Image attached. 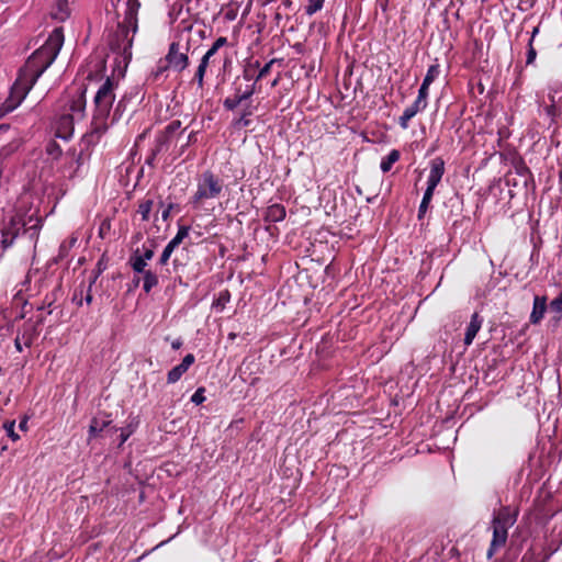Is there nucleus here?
Returning a JSON list of instances; mask_svg holds the SVG:
<instances>
[{
    "label": "nucleus",
    "instance_id": "4d7b16f0",
    "mask_svg": "<svg viewBox=\"0 0 562 562\" xmlns=\"http://www.w3.org/2000/svg\"><path fill=\"white\" fill-rule=\"evenodd\" d=\"M182 344H183L182 340L180 338H178L171 342V347H172V349L177 350V349L181 348Z\"/></svg>",
    "mask_w": 562,
    "mask_h": 562
},
{
    "label": "nucleus",
    "instance_id": "7c9ffc66",
    "mask_svg": "<svg viewBox=\"0 0 562 562\" xmlns=\"http://www.w3.org/2000/svg\"><path fill=\"white\" fill-rule=\"evenodd\" d=\"M177 248L176 245H173L171 241H169L166 247L164 248L160 258L158 260L159 266H166L173 252V250Z\"/></svg>",
    "mask_w": 562,
    "mask_h": 562
},
{
    "label": "nucleus",
    "instance_id": "3c124183",
    "mask_svg": "<svg viewBox=\"0 0 562 562\" xmlns=\"http://www.w3.org/2000/svg\"><path fill=\"white\" fill-rule=\"evenodd\" d=\"M23 340L21 339L20 335H16L15 339H14V347L16 349V351L19 352H22L23 350Z\"/></svg>",
    "mask_w": 562,
    "mask_h": 562
},
{
    "label": "nucleus",
    "instance_id": "603ef678",
    "mask_svg": "<svg viewBox=\"0 0 562 562\" xmlns=\"http://www.w3.org/2000/svg\"><path fill=\"white\" fill-rule=\"evenodd\" d=\"M82 293L83 291L81 290L80 293L78 294L77 291L74 293V296H72V301L77 304V305H81L82 304Z\"/></svg>",
    "mask_w": 562,
    "mask_h": 562
},
{
    "label": "nucleus",
    "instance_id": "c9c22d12",
    "mask_svg": "<svg viewBox=\"0 0 562 562\" xmlns=\"http://www.w3.org/2000/svg\"><path fill=\"white\" fill-rule=\"evenodd\" d=\"M549 308L552 313L559 315V317L562 315V291L550 302Z\"/></svg>",
    "mask_w": 562,
    "mask_h": 562
},
{
    "label": "nucleus",
    "instance_id": "6e6552de",
    "mask_svg": "<svg viewBox=\"0 0 562 562\" xmlns=\"http://www.w3.org/2000/svg\"><path fill=\"white\" fill-rule=\"evenodd\" d=\"M165 59L170 68L179 72L184 70L189 66V57L186 53H181L179 50V43L177 42H172L169 45V49Z\"/></svg>",
    "mask_w": 562,
    "mask_h": 562
},
{
    "label": "nucleus",
    "instance_id": "423d86ee",
    "mask_svg": "<svg viewBox=\"0 0 562 562\" xmlns=\"http://www.w3.org/2000/svg\"><path fill=\"white\" fill-rule=\"evenodd\" d=\"M223 189V180L211 170H206L198 178L196 191L190 198V204L194 209H202L207 200L220 198Z\"/></svg>",
    "mask_w": 562,
    "mask_h": 562
},
{
    "label": "nucleus",
    "instance_id": "49530a36",
    "mask_svg": "<svg viewBox=\"0 0 562 562\" xmlns=\"http://www.w3.org/2000/svg\"><path fill=\"white\" fill-rule=\"evenodd\" d=\"M173 209V203H169L165 210L161 212V218L164 221H168L170 217L171 210Z\"/></svg>",
    "mask_w": 562,
    "mask_h": 562
},
{
    "label": "nucleus",
    "instance_id": "a878e982",
    "mask_svg": "<svg viewBox=\"0 0 562 562\" xmlns=\"http://www.w3.org/2000/svg\"><path fill=\"white\" fill-rule=\"evenodd\" d=\"M110 424L108 420H100L98 418H92L89 426V439L99 436L103 429Z\"/></svg>",
    "mask_w": 562,
    "mask_h": 562
},
{
    "label": "nucleus",
    "instance_id": "f704fd0d",
    "mask_svg": "<svg viewBox=\"0 0 562 562\" xmlns=\"http://www.w3.org/2000/svg\"><path fill=\"white\" fill-rule=\"evenodd\" d=\"M307 1H308V4L305 8V13L307 15H313L323 8L325 0H307Z\"/></svg>",
    "mask_w": 562,
    "mask_h": 562
},
{
    "label": "nucleus",
    "instance_id": "4468645a",
    "mask_svg": "<svg viewBox=\"0 0 562 562\" xmlns=\"http://www.w3.org/2000/svg\"><path fill=\"white\" fill-rule=\"evenodd\" d=\"M427 106H425L424 104H422L420 102L418 101H414L413 104H411L409 106H407L404 111H403V114L398 117V125L403 128V130H406L408 127V123L409 121L419 112L424 111Z\"/></svg>",
    "mask_w": 562,
    "mask_h": 562
},
{
    "label": "nucleus",
    "instance_id": "39448f33",
    "mask_svg": "<svg viewBox=\"0 0 562 562\" xmlns=\"http://www.w3.org/2000/svg\"><path fill=\"white\" fill-rule=\"evenodd\" d=\"M517 517L518 512L513 510L509 506H502L498 512H494L491 521L493 536L486 553L488 559L505 547L508 538V529L515 525Z\"/></svg>",
    "mask_w": 562,
    "mask_h": 562
},
{
    "label": "nucleus",
    "instance_id": "473e14b6",
    "mask_svg": "<svg viewBox=\"0 0 562 562\" xmlns=\"http://www.w3.org/2000/svg\"><path fill=\"white\" fill-rule=\"evenodd\" d=\"M136 250H138V256L147 262L151 260L155 255L154 243H151L149 246L144 244L142 248H137Z\"/></svg>",
    "mask_w": 562,
    "mask_h": 562
},
{
    "label": "nucleus",
    "instance_id": "393cba45",
    "mask_svg": "<svg viewBox=\"0 0 562 562\" xmlns=\"http://www.w3.org/2000/svg\"><path fill=\"white\" fill-rule=\"evenodd\" d=\"M169 68L170 67H169L168 63L166 61V59H160L150 74V77H149L150 80L153 82H158L160 80H164L167 77L166 72Z\"/></svg>",
    "mask_w": 562,
    "mask_h": 562
},
{
    "label": "nucleus",
    "instance_id": "e433bc0d",
    "mask_svg": "<svg viewBox=\"0 0 562 562\" xmlns=\"http://www.w3.org/2000/svg\"><path fill=\"white\" fill-rule=\"evenodd\" d=\"M429 87L430 86H428L427 83L422 82V86L418 90V95L416 98V101L420 102L425 106H427V104H428L427 99H428V93H429Z\"/></svg>",
    "mask_w": 562,
    "mask_h": 562
},
{
    "label": "nucleus",
    "instance_id": "6ab92c4d",
    "mask_svg": "<svg viewBox=\"0 0 562 562\" xmlns=\"http://www.w3.org/2000/svg\"><path fill=\"white\" fill-rule=\"evenodd\" d=\"M254 109L255 108L250 106L249 104L245 105L240 116L235 117L233 120V122H232L233 127L238 128V130L248 127L251 124V120L249 119V116L252 115Z\"/></svg>",
    "mask_w": 562,
    "mask_h": 562
},
{
    "label": "nucleus",
    "instance_id": "de8ad7c7",
    "mask_svg": "<svg viewBox=\"0 0 562 562\" xmlns=\"http://www.w3.org/2000/svg\"><path fill=\"white\" fill-rule=\"evenodd\" d=\"M133 430L132 429H125L123 428L121 430V435H120V438H121V442L120 445H123L127 439L128 437L132 435Z\"/></svg>",
    "mask_w": 562,
    "mask_h": 562
},
{
    "label": "nucleus",
    "instance_id": "680f3d73",
    "mask_svg": "<svg viewBox=\"0 0 562 562\" xmlns=\"http://www.w3.org/2000/svg\"><path fill=\"white\" fill-rule=\"evenodd\" d=\"M26 424H27V419L26 418L22 419L19 425L20 429L25 430Z\"/></svg>",
    "mask_w": 562,
    "mask_h": 562
},
{
    "label": "nucleus",
    "instance_id": "69168bd1",
    "mask_svg": "<svg viewBox=\"0 0 562 562\" xmlns=\"http://www.w3.org/2000/svg\"><path fill=\"white\" fill-rule=\"evenodd\" d=\"M188 146H186V143L181 145L179 155H182Z\"/></svg>",
    "mask_w": 562,
    "mask_h": 562
},
{
    "label": "nucleus",
    "instance_id": "20e7f679",
    "mask_svg": "<svg viewBox=\"0 0 562 562\" xmlns=\"http://www.w3.org/2000/svg\"><path fill=\"white\" fill-rule=\"evenodd\" d=\"M139 7V1L127 0L124 20L117 23L116 30L109 38L111 50L121 55L125 61H128L132 58L131 49L134 35L138 29L137 14Z\"/></svg>",
    "mask_w": 562,
    "mask_h": 562
},
{
    "label": "nucleus",
    "instance_id": "7ed1b4c3",
    "mask_svg": "<svg viewBox=\"0 0 562 562\" xmlns=\"http://www.w3.org/2000/svg\"><path fill=\"white\" fill-rule=\"evenodd\" d=\"M42 227L43 218L35 214L25 217L16 213L8 221H4L0 226V258L3 256L4 251L12 246L21 232H23L35 246Z\"/></svg>",
    "mask_w": 562,
    "mask_h": 562
},
{
    "label": "nucleus",
    "instance_id": "37998d69",
    "mask_svg": "<svg viewBox=\"0 0 562 562\" xmlns=\"http://www.w3.org/2000/svg\"><path fill=\"white\" fill-rule=\"evenodd\" d=\"M160 146L165 147L166 149H168L169 147V144L171 142V136L167 135L166 133H164L162 131L156 136V139H155Z\"/></svg>",
    "mask_w": 562,
    "mask_h": 562
},
{
    "label": "nucleus",
    "instance_id": "2f4dec72",
    "mask_svg": "<svg viewBox=\"0 0 562 562\" xmlns=\"http://www.w3.org/2000/svg\"><path fill=\"white\" fill-rule=\"evenodd\" d=\"M206 68L207 67L199 64L198 69L193 76L192 83H196L199 89H203L204 87V76L206 72Z\"/></svg>",
    "mask_w": 562,
    "mask_h": 562
},
{
    "label": "nucleus",
    "instance_id": "f8f14e48",
    "mask_svg": "<svg viewBox=\"0 0 562 562\" xmlns=\"http://www.w3.org/2000/svg\"><path fill=\"white\" fill-rule=\"evenodd\" d=\"M86 88L80 90L69 102L70 115L75 116V120H82L86 113Z\"/></svg>",
    "mask_w": 562,
    "mask_h": 562
},
{
    "label": "nucleus",
    "instance_id": "f257e3e1",
    "mask_svg": "<svg viewBox=\"0 0 562 562\" xmlns=\"http://www.w3.org/2000/svg\"><path fill=\"white\" fill-rule=\"evenodd\" d=\"M64 44V32L56 27L45 43L37 48L20 69L16 80L11 87L9 97L0 106V115L14 111L32 90L37 79L54 63Z\"/></svg>",
    "mask_w": 562,
    "mask_h": 562
},
{
    "label": "nucleus",
    "instance_id": "0eeeda50",
    "mask_svg": "<svg viewBox=\"0 0 562 562\" xmlns=\"http://www.w3.org/2000/svg\"><path fill=\"white\" fill-rule=\"evenodd\" d=\"M445 173V160L441 157H436L430 161V171L427 179V188L424 192L422 202L418 207L417 217L418 220H423L427 210L430 205V202L434 196V192L441 181Z\"/></svg>",
    "mask_w": 562,
    "mask_h": 562
},
{
    "label": "nucleus",
    "instance_id": "09e8293b",
    "mask_svg": "<svg viewBox=\"0 0 562 562\" xmlns=\"http://www.w3.org/2000/svg\"><path fill=\"white\" fill-rule=\"evenodd\" d=\"M241 94L244 95L246 101L250 99L254 95V86H247L246 89H241Z\"/></svg>",
    "mask_w": 562,
    "mask_h": 562
},
{
    "label": "nucleus",
    "instance_id": "a19ab883",
    "mask_svg": "<svg viewBox=\"0 0 562 562\" xmlns=\"http://www.w3.org/2000/svg\"><path fill=\"white\" fill-rule=\"evenodd\" d=\"M274 61H276V59H271L262 68L259 69L258 74L256 75V81L261 80L263 77H266L270 72L271 67L274 64Z\"/></svg>",
    "mask_w": 562,
    "mask_h": 562
},
{
    "label": "nucleus",
    "instance_id": "6e6d98bb",
    "mask_svg": "<svg viewBox=\"0 0 562 562\" xmlns=\"http://www.w3.org/2000/svg\"><path fill=\"white\" fill-rule=\"evenodd\" d=\"M195 135L196 133L195 132H191L188 136V139L186 142V146H190L191 143L195 142Z\"/></svg>",
    "mask_w": 562,
    "mask_h": 562
},
{
    "label": "nucleus",
    "instance_id": "5fc2aeb1",
    "mask_svg": "<svg viewBox=\"0 0 562 562\" xmlns=\"http://www.w3.org/2000/svg\"><path fill=\"white\" fill-rule=\"evenodd\" d=\"M122 103H123V100H120L117 105H116V109L114 111V114H113V121L117 120L121 116V114H119V111L122 108Z\"/></svg>",
    "mask_w": 562,
    "mask_h": 562
},
{
    "label": "nucleus",
    "instance_id": "f03ea898",
    "mask_svg": "<svg viewBox=\"0 0 562 562\" xmlns=\"http://www.w3.org/2000/svg\"><path fill=\"white\" fill-rule=\"evenodd\" d=\"M116 85L114 80L110 77L105 79V81L99 87L94 99V111L92 116V122L90 126V131L83 135V140L88 145H95L99 143L101 137L109 130L108 119L115 100V89Z\"/></svg>",
    "mask_w": 562,
    "mask_h": 562
},
{
    "label": "nucleus",
    "instance_id": "864d4df0",
    "mask_svg": "<svg viewBox=\"0 0 562 562\" xmlns=\"http://www.w3.org/2000/svg\"><path fill=\"white\" fill-rule=\"evenodd\" d=\"M93 282H94V280L89 284L87 294L85 296V301H86L87 304H90L92 302V300H93V296L91 294V288H92Z\"/></svg>",
    "mask_w": 562,
    "mask_h": 562
},
{
    "label": "nucleus",
    "instance_id": "9d476101",
    "mask_svg": "<svg viewBox=\"0 0 562 562\" xmlns=\"http://www.w3.org/2000/svg\"><path fill=\"white\" fill-rule=\"evenodd\" d=\"M75 116L61 114L55 122V136L64 140L71 138L74 134Z\"/></svg>",
    "mask_w": 562,
    "mask_h": 562
},
{
    "label": "nucleus",
    "instance_id": "4c0bfd02",
    "mask_svg": "<svg viewBox=\"0 0 562 562\" xmlns=\"http://www.w3.org/2000/svg\"><path fill=\"white\" fill-rule=\"evenodd\" d=\"M537 58V50L533 47V44H531V41H528L527 44V53H526V66H531L535 64Z\"/></svg>",
    "mask_w": 562,
    "mask_h": 562
},
{
    "label": "nucleus",
    "instance_id": "052dcab7",
    "mask_svg": "<svg viewBox=\"0 0 562 562\" xmlns=\"http://www.w3.org/2000/svg\"><path fill=\"white\" fill-rule=\"evenodd\" d=\"M156 157H157V156H153V150H150V154H149V156L147 157L146 162H147L148 165H153V164H154V161H155V159H156Z\"/></svg>",
    "mask_w": 562,
    "mask_h": 562
},
{
    "label": "nucleus",
    "instance_id": "4be33fe9",
    "mask_svg": "<svg viewBox=\"0 0 562 562\" xmlns=\"http://www.w3.org/2000/svg\"><path fill=\"white\" fill-rule=\"evenodd\" d=\"M550 100L551 103L544 108V112L551 119V122H555L562 115V97L558 102H555L554 97H550Z\"/></svg>",
    "mask_w": 562,
    "mask_h": 562
},
{
    "label": "nucleus",
    "instance_id": "79ce46f5",
    "mask_svg": "<svg viewBox=\"0 0 562 562\" xmlns=\"http://www.w3.org/2000/svg\"><path fill=\"white\" fill-rule=\"evenodd\" d=\"M4 428H5L7 435L13 441H16L20 438L19 435L14 430V428H15V422L14 420L5 423L4 424Z\"/></svg>",
    "mask_w": 562,
    "mask_h": 562
},
{
    "label": "nucleus",
    "instance_id": "dca6fc26",
    "mask_svg": "<svg viewBox=\"0 0 562 562\" xmlns=\"http://www.w3.org/2000/svg\"><path fill=\"white\" fill-rule=\"evenodd\" d=\"M227 45V38L224 36H221L216 38V41L213 43V45L207 49V52L202 56L200 64L209 67L211 63H214V56L218 52L220 48Z\"/></svg>",
    "mask_w": 562,
    "mask_h": 562
},
{
    "label": "nucleus",
    "instance_id": "338daca9",
    "mask_svg": "<svg viewBox=\"0 0 562 562\" xmlns=\"http://www.w3.org/2000/svg\"><path fill=\"white\" fill-rule=\"evenodd\" d=\"M133 282L137 286L139 284V282H140V278L139 277H134Z\"/></svg>",
    "mask_w": 562,
    "mask_h": 562
},
{
    "label": "nucleus",
    "instance_id": "bf43d9fd",
    "mask_svg": "<svg viewBox=\"0 0 562 562\" xmlns=\"http://www.w3.org/2000/svg\"><path fill=\"white\" fill-rule=\"evenodd\" d=\"M539 33V26L533 27L529 41H531V44H533L535 37Z\"/></svg>",
    "mask_w": 562,
    "mask_h": 562
},
{
    "label": "nucleus",
    "instance_id": "a18cd8bd",
    "mask_svg": "<svg viewBox=\"0 0 562 562\" xmlns=\"http://www.w3.org/2000/svg\"><path fill=\"white\" fill-rule=\"evenodd\" d=\"M195 358L192 353H188L181 361L180 366L183 368L184 371H188V369L193 364Z\"/></svg>",
    "mask_w": 562,
    "mask_h": 562
},
{
    "label": "nucleus",
    "instance_id": "5701e85b",
    "mask_svg": "<svg viewBox=\"0 0 562 562\" xmlns=\"http://www.w3.org/2000/svg\"><path fill=\"white\" fill-rule=\"evenodd\" d=\"M401 154L397 149H392L385 157L382 158L380 168L382 172H389L393 165L400 160Z\"/></svg>",
    "mask_w": 562,
    "mask_h": 562
},
{
    "label": "nucleus",
    "instance_id": "0e129e2a",
    "mask_svg": "<svg viewBox=\"0 0 562 562\" xmlns=\"http://www.w3.org/2000/svg\"><path fill=\"white\" fill-rule=\"evenodd\" d=\"M282 4L285 7V8H290L292 5V1L291 0H283Z\"/></svg>",
    "mask_w": 562,
    "mask_h": 562
},
{
    "label": "nucleus",
    "instance_id": "1a4fd4ad",
    "mask_svg": "<svg viewBox=\"0 0 562 562\" xmlns=\"http://www.w3.org/2000/svg\"><path fill=\"white\" fill-rule=\"evenodd\" d=\"M43 323V318H38L37 321L33 322L31 319L23 323L22 327L18 330L16 335H20L21 339L23 340V345L27 348H30L35 339L40 335V326Z\"/></svg>",
    "mask_w": 562,
    "mask_h": 562
},
{
    "label": "nucleus",
    "instance_id": "13d9d810",
    "mask_svg": "<svg viewBox=\"0 0 562 562\" xmlns=\"http://www.w3.org/2000/svg\"><path fill=\"white\" fill-rule=\"evenodd\" d=\"M255 77H256V76H254V74H250V70H249V69H245V71H244V78H245L246 80H251V79H254V80H255Z\"/></svg>",
    "mask_w": 562,
    "mask_h": 562
},
{
    "label": "nucleus",
    "instance_id": "a211bd4d",
    "mask_svg": "<svg viewBox=\"0 0 562 562\" xmlns=\"http://www.w3.org/2000/svg\"><path fill=\"white\" fill-rule=\"evenodd\" d=\"M234 90H235L234 94L232 97H227L223 101V106L227 111H234L239 104H241L244 101H246V99L241 94L240 87H235Z\"/></svg>",
    "mask_w": 562,
    "mask_h": 562
},
{
    "label": "nucleus",
    "instance_id": "774afa93",
    "mask_svg": "<svg viewBox=\"0 0 562 562\" xmlns=\"http://www.w3.org/2000/svg\"><path fill=\"white\" fill-rule=\"evenodd\" d=\"M278 82H279V78L274 79V80L272 81L271 86H272V87H276V86L278 85Z\"/></svg>",
    "mask_w": 562,
    "mask_h": 562
},
{
    "label": "nucleus",
    "instance_id": "e2e57ef3",
    "mask_svg": "<svg viewBox=\"0 0 562 562\" xmlns=\"http://www.w3.org/2000/svg\"><path fill=\"white\" fill-rule=\"evenodd\" d=\"M172 265H173L175 270H177L178 267L181 266L182 263L179 261L178 258H175L173 261H172Z\"/></svg>",
    "mask_w": 562,
    "mask_h": 562
},
{
    "label": "nucleus",
    "instance_id": "cd10ccee",
    "mask_svg": "<svg viewBox=\"0 0 562 562\" xmlns=\"http://www.w3.org/2000/svg\"><path fill=\"white\" fill-rule=\"evenodd\" d=\"M191 227L189 225H178L176 236L170 240L177 247L189 236Z\"/></svg>",
    "mask_w": 562,
    "mask_h": 562
},
{
    "label": "nucleus",
    "instance_id": "ddd939ff",
    "mask_svg": "<svg viewBox=\"0 0 562 562\" xmlns=\"http://www.w3.org/2000/svg\"><path fill=\"white\" fill-rule=\"evenodd\" d=\"M483 321H484L483 317L477 312H474L472 314L471 321H470L469 325L467 326L465 334H464V345L465 346H470L473 342L475 336L482 328Z\"/></svg>",
    "mask_w": 562,
    "mask_h": 562
},
{
    "label": "nucleus",
    "instance_id": "c03bdc74",
    "mask_svg": "<svg viewBox=\"0 0 562 562\" xmlns=\"http://www.w3.org/2000/svg\"><path fill=\"white\" fill-rule=\"evenodd\" d=\"M229 300H231V294H229L228 290H224L218 293L216 303H217V305H222L224 307L225 304L227 302H229Z\"/></svg>",
    "mask_w": 562,
    "mask_h": 562
},
{
    "label": "nucleus",
    "instance_id": "9b49d317",
    "mask_svg": "<svg viewBox=\"0 0 562 562\" xmlns=\"http://www.w3.org/2000/svg\"><path fill=\"white\" fill-rule=\"evenodd\" d=\"M547 301H548V299L544 295L543 296L536 295L533 297L532 311L529 316V322L532 325H538L543 319L544 314L548 310Z\"/></svg>",
    "mask_w": 562,
    "mask_h": 562
},
{
    "label": "nucleus",
    "instance_id": "bb28decb",
    "mask_svg": "<svg viewBox=\"0 0 562 562\" xmlns=\"http://www.w3.org/2000/svg\"><path fill=\"white\" fill-rule=\"evenodd\" d=\"M439 75H440V65L437 63L434 65H430L427 69V72H426V76H425L423 82L430 86L439 77Z\"/></svg>",
    "mask_w": 562,
    "mask_h": 562
},
{
    "label": "nucleus",
    "instance_id": "8fccbe9b",
    "mask_svg": "<svg viewBox=\"0 0 562 562\" xmlns=\"http://www.w3.org/2000/svg\"><path fill=\"white\" fill-rule=\"evenodd\" d=\"M153 150V156H158L159 154L166 151L167 149L162 146H160L156 140H155V145L154 147L151 148Z\"/></svg>",
    "mask_w": 562,
    "mask_h": 562
},
{
    "label": "nucleus",
    "instance_id": "2eb2a0df",
    "mask_svg": "<svg viewBox=\"0 0 562 562\" xmlns=\"http://www.w3.org/2000/svg\"><path fill=\"white\" fill-rule=\"evenodd\" d=\"M286 211L284 205L274 203L267 207L263 220L269 223H278L285 218Z\"/></svg>",
    "mask_w": 562,
    "mask_h": 562
},
{
    "label": "nucleus",
    "instance_id": "aec40b11",
    "mask_svg": "<svg viewBox=\"0 0 562 562\" xmlns=\"http://www.w3.org/2000/svg\"><path fill=\"white\" fill-rule=\"evenodd\" d=\"M143 290L145 293H149L154 288H156L159 283V277L158 274L148 269L147 271L143 272Z\"/></svg>",
    "mask_w": 562,
    "mask_h": 562
},
{
    "label": "nucleus",
    "instance_id": "c85d7f7f",
    "mask_svg": "<svg viewBox=\"0 0 562 562\" xmlns=\"http://www.w3.org/2000/svg\"><path fill=\"white\" fill-rule=\"evenodd\" d=\"M154 205V201L150 199L144 200L138 205V213L142 215L143 221L149 220V214L151 212Z\"/></svg>",
    "mask_w": 562,
    "mask_h": 562
},
{
    "label": "nucleus",
    "instance_id": "f3484780",
    "mask_svg": "<svg viewBox=\"0 0 562 562\" xmlns=\"http://www.w3.org/2000/svg\"><path fill=\"white\" fill-rule=\"evenodd\" d=\"M71 0H56L55 9L52 11V18L60 22L70 16Z\"/></svg>",
    "mask_w": 562,
    "mask_h": 562
},
{
    "label": "nucleus",
    "instance_id": "c756f323",
    "mask_svg": "<svg viewBox=\"0 0 562 562\" xmlns=\"http://www.w3.org/2000/svg\"><path fill=\"white\" fill-rule=\"evenodd\" d=\"M186 372L180 364L173 367L167 374V382L169 384L178 382Z\"/></svg>",
    "mask_w": 562,
    "mask_h": 562
},
{
    "label": "nucleus",
    "instance_id": "412c9836",
    "mask_svg": "<svg viewBox=\"0 0 562 562\" xmlns=\"http://www.w3.org/2000/svg\"><path fill=\"white\" fill-rule=\"evenodd\" d=\"M77 240L78 238L72 235L60 244L58 255L56 257V262H60L68 257L69 251L76 245Z\"/></svg>",
    "mask_w": 562,
    "mask_h": 562
},
{
    "label": "nucleus",
    "instance_id": "ea45409f",
    "mask_svg": "<svg viewBox=\"0 0 562 562\" xmlns=\"http://www.w3.org/2000/svg\"><path fill=\"white\" fill-rule=\"evenodd\" d=\"M181 127V121L179 120H173L171 121L165 128H164V133H166L167 135L171 136L178 131L180 130Z\"/></svg>",
    "mask_w": 562,
    "mask_h": 562
},
{
    "label": "nucleus",
    "instance_id": "58836bf2",
    "mask_svg": "<svg viewBox=\"0 0 562 562\" xmlns=\"http://www.w3.org/2000/svg\"><path fill=\"white\" fill-rule=\"evenodd\" d=\"M204 393L205 389L203 386L198 387L196 391L191 396V402L194 403L195 405L202 404L206 400Z\"/></svg>",
    "mask_w": 562,
    "mask_h": 562
},
{
    "label": "nucleus",
    "instance_id": "72a5a7b5",
    "mask_svg": "<svg viewBox=\"0 0 562 562\" xmlns=\"http://www.w3.org/2000/svg\"><path fill=\"white\" fill-rule=\"evenodd\" d=\"M46 153L53 159H58L61 156L63 150H61L60 146L55 140H52L46 146Z\"/></svg>",
    "mask_w": 562,
    "mask_h": 562
},
{
    "label": "nucleus",
    "instance_id": "b1692460",
    "mask_svg": "<svg viewBox=\"0 0 562 562\" xmlns=\"http://www.w3.org/2000/svg\"><path fill=\"white\" fill-rule=\"evenodd\" d=\"M128 263L132 270L137 274H142L143 272L148 270L146 269L147 261L138 256V250L133 251V254L130 257Z\"/></svg>",
    "mask_w": 562,
    "mask_h": 562
}]
</instances>
